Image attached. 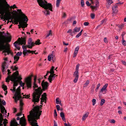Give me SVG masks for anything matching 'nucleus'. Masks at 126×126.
<instances>
[{"mask_svg": "<svg viewBox=\"0 0 126 126\" xmlns=\"http://www.w3.org/2000/svg\"><path fill=\"white\" fill-rule=\"evenodd\" d=\"M40 6L44 8L45 10L43 11L44 14L47 16L49 15L50 12L48 10L52 11V5L51 3H48L46 0H37Z\"/></svg>", "mask_w": 126, "mask_h": 126, "instance_id": "423d86ee", "label": "nucleus"}, {"mask_svg": "<svg viewBox=\"0 0 126 126\" xmlns=\"http://www.w3.org/2000/svg\"><path fill=\"white\" fill-rule=\"evenodd\" d=\"M108 85V84H106L100 89V92L102 93L103 94H106L107 90V88Z\"/></svg>", "mask_w": 126, "mask_h": 126, "instance_id": "2eb2a0df", "label": "nucleus"}, {"mask_svg": "<svg viewBox=\"0 0 126 126\" xmlns=\"http://www.w3.org/2000/svg\"><path fill=\"white\" fill-rule=\"evenodd\" d=\"M41 85L43 89L44 90L47 89L48 86V83L47 82H44L43 81L41 83Z\"/></svg>", "mask_w": 126, "mask_h": 126, "instance_id": "dca6fc26", "label": "nucleus"}, {"mask_svg": "<svg viewBox=\"0 0 126 126\" xmlns=\"http://www.w3.org/2000/svg\"><path fill=\"white\" fill-rule=\"evenodd\" d=\"M86 4L87 6H89L91 4L89 3V2L88 1H86Z\"/></svg>", "mask_w": 126, "mask_h": 126, "instance_id": "69168bd1", "label": "nucleus"}, {"mask_svg": "<svg viewBox=\"0 0 126 126\" xmlns=\"http://www.w3.org/2000/svg\"><path fill=\"white\" fill-rule=\"evenodd\" d=\"M0 109L1 112V113H3L4 112L5 113V114H4V115H6V113H7V112L6 110L5 109L4 107L2 105H0Z\"/></svg>", "mask_w": 126, "mask_h": 126, "instance_id": "412c9836", "label": "nucleus"}, {"mask_svg": "<svg viewBox=\"0 0 126 126\" xmlns=\"http://www.w3.org/2000/svg\"><path fill=\"white\" fill-rule=\"evenodd\" d=\"M99 2L98 0H96V2L95 3V5L96 6H99Z\"/></svg>", "mask_w": 126, "mask_h": 126, "instance_id": "0e129e2a", "label": "nucleus"}, {"mask_svg": "<svg viewBox=\"0 0 126 126\" xmlns=\"http://www.w3.org/2000/svg\"><path fill=\"white\" fill-rule=\"evenodd\" d=\"M74 75L75 77L74 82V83H76L77 82L79 78L78 72L75 71L74 73Z\"/></svg>", "mask_w": 126, "mask_h": 126, "instance_id": "a211bd4d", "label": "nucleus"}, {"mask_svg": "<svg viewBox=\"0 0 126 126\" xmlns=\"http://www.w3.org/2000/svg\"><path fill=\"white\" fill-rule=\"evenodd\" d=\"M80 64H79L78 63L76 67V71H78V69L79 68V66Z\"/></svg>", "mask_w": 126, "mask_h": 126, "instance_id": "a19ab883", "label": "nucleus"}, {"mask_svg": "<svg viewBox=\"0 0 126 126\" xmlns=\"http://www.w3.org/2000/svg\"><path fill=\"white\" fill-rule=\"evenodd\" d=\"M25 44V40L24 38H21V39L20 38H19L18 40L15 42L14 43V44L15 47H16L17 49L19 50L20 49V47H19L18 46V45Z\"/></svg>", "mask_w": 126, "mask_h": 126, "instance_id": "9b49d317", "label": "nucleus"}, {"mask_svg": "<svg viewBox=\"0 0 126 126\" xmlns=\"http://www.w3.org/2000/svg\"><path fill=\"white\" fill-rule=\"evenodd\" d=\"M122 44L124 46H125L126 45V41L124 39V38H122Z\"/></svg>", "mask_w": 126, "mask_h": 126, "instance_id": "c9c22d12", "label": "nucleus"}, {"mask_svg": "<svg viewBox=\"0 0 126 126\" xmlns=\"http://www.w3.org/2000/svg\"><path fill=\"white\" fill-rule=\"evenodd\" d=\"M5 63H4L2 64V68H1L2 71L3 73V74L5 73Z\"/></svg>", "mask_w": 126, "mask_h": 126, "instance_id": "cd10ccee", "label": "nucleus"}, {"mask_svg": "<svg viewBox=\"0 0 126 126\" xmlns=\"http://www.w3.org/2000/svg\"><path fill=\"white\" fill-rule=\"evenodd\" d=\"M61 0H57L56 1V6L57 7H58L59 6Z\"/></svg>", "mask_w": 126, "mask_h": 126, "instance_id": "72a5a7b5", "label": "nucleus"}, {"mask_svg": "<svg viewBox=\"0 0 126 126\" xmlns=\"http://www.w3.org/2000/svg\"><path fill=\"white\" fill-rule=\"evenodd\" d=\"M98 7V6L95 5V6H91L90 7L92 9L94 10H96L97 8Z\"/></svg>", "mask_w": 126, "mask_h": 126, "instance_id": "2f4dec72", "label": "nucleus"}, {"mask_svg": "<svg viewBox=\"0 0 126 126\" xmlns=\"http://www.w3.org/2000/svg\"><path fill=\"white\" fill-rule=\"evenodd\" d=\"M107 2L108 3V5L109 6H108V7H109V6L113 2L112 1V0H107Z\"/></svg>", "mask_w": 126, "mask_h": 126, "instance_id": "58836bf2", "label": "nucleus"}, {"mask_svg": "<svg viewBox=\"0 0 126 126\" xmlns=\"http://www.w3.org/2000/svg\"><path fill=\"white\" fill-rule=\"evenodd\" d=\"M20 86L22 87H23L24 85V83H23L22 81H20Z\"/></svg>", "mask_w": 126, "mask_h": 126, "instance_id": "13d9d810", "label": "nucleus"}, {"mask_svg": "<svg viewBox=\"0 0 126 126\" xmlns=\"http://www.w3.org/2000/svg\"><path fill=\"white\" fill-rule=\"evenodd\" d=\"M79 49V46H77L75 48L74 54L73 55V57L74 58L76 57L78 51Z\"/></svg>", "mask_w": 126, "mask_h": 126, "instance_id": "aec40b11", "label": "nucleus"}, {"mask_svg": "<svg viewBox=\"0 0 126 126\" xmlns=\"http://www.w3.org/2000/svg\"><path fill=\"white\" fill-rule=\"evenodd\" d=\"M28 45L26 46L29 48H32V46L35 45V44L34 43L32 42V39L29 38L28 41Z\"/></svg>", "mask_w": 126, "mask_h": 126, "instance_id": "f3484780", "label": "nucleus"}, {"mask_svg": "<svg viewBox=\"0 0 126 126\" xmlns=\"http://www.w3.org/2000/svg\"><path fill=\"white\" fill-rule=\"evenodd\" d=\"M96 100L95 99H93L92 100L93 105H94L96 103Z\"/></svg>", "mask_w": 126, "mask_h": 126, "instance_id": "3c124183", "label": "nucleus"}, {"mask_svg": "<svg viewBox=\"0 0 126 126\" xmlns=\"http://www.w3.org/2000/svg\"><path fill=\"white\" fill-rule=\"evenodd\" d=\"M90 81L89 80H87L86 81L85 83L84 84L83 87H86L89 84Z\"/></svg>", "mask_w": 126, "mask_h": 126, "instance_id": "473e14b6", "label": "nucleus"}, {"mask_svg": "<svg viewBox=\"0 0 126 126\" xmlns=\"http://www.w3.org/2000/svg\"><path fill=\"white\" fill-rule=\"evenodd\" d=\"M12 68L14 70H16L18 69V67L15 66L14 67H12Z\"/></svg>", "mask_w": 126, "mask_h": 126, "instance_id": "5fc2aeb1", "label": "nucleus"}, {"mask_svg": "<svg viewBox=\"0 0 126 126\" xmlns=\"http://www.w3.org/2000/svg\"><path fill=\"white\" fill-rule=\"evenodd\" d=\"M48 79L50 82H51L54 79V77H53V75L52 74L50 75L49 76Z\"/></svg>", "mask_w": 126, "mask_h": 126, "instance_id": "b1692460", "label": "nucleus"}, {"mask_svg": "<svg viewBox=\"0 0 126 126\" xmlns=\"http://www.w3.org/2000/svg\"><path fill=\"white\" fill-rule=\"evenodd\" d=\"M57 112L56 110H54V117H57Z\"/></svg>", "mask_w": 126, "mask_h": 126, "instance_id": "052dcab7", "label": "nucleus"}, {"mask_svg": "<svg viewBox=\"0 0 126 126\" xmlns=\"http://www.w3.org/2000/svg\"><path fill=\"white\" fill-rule=\"evenodd\" d=\"M54 66H52L50 70V71H47V73L46 74V75L44 76V77H45H45L47 76L48 74L49 73H50V75L53 74H54Z\"/></svg>", "mask_w": 126, "mask_h": 126, "instance_id": "6ab92c4d", "label": "nucleus"}, {"mask_svg": "<svg viewBox=\"0 0 126 126\" xmlns=\"http://www.w3.org/2000/svg\"><path fill=\"white\" fill-rule=\"evenodd\" d=\"M107 21V20L106 19H104L103 20L101 21V23L100 25H102L103 23H105Z\"/></svg>", "mask_w": 126, "mask_h": 126, "instance_id": "ea45409f", "label": "nucleus"}, {"mask_svg": "<svg viewBox=\"0 0 126 126\" xmlns=\"http://www.w3.org/2000/svg\"><path fill=\"white\" fill-rule=\"evenodd\" d=\"M80 28L75 27L74 29L73 33L79 32L80 30Z\"/></svg>", "mask_w": 126, "mask_h": 126, "instance_id": "c85d7f7f", "label": "nucleus"}, {"mask_svg": "<svg viewBox=\"0 0 126 126\" xmlns=\"http://www.w3.org/2000/svg\"><path fill=\"white\" fill-rule=\"evenodd\" d=\"M60 116L61 117L62 119L65 122L66 120L65 118V116L64 113L63 112H61L60 113Z\"/></svg>", "mask_w": 126, "mask_h": 126, "instance_id": "5701e85b", "label": "nucleus"}, {"mask_svg": "<svg viewBox=\"0 0 126 126\" xmlns=\"http://www.w3.org/2000/svg\"><path fill=\"white\" fill-rule=\"evenodd\" d=\"M27 49H25L23 50V53L24 55V56H25L26 54H27Z\"/></svg>", "mask_w": 126, "mask_h": 126, "instance_id": "603ef678", "label": "nucleus"}, {"mask_svg": "<svg viewBox=\"0 0 126 126\" xmlns=\"http://www.w3.org/2000/svg\"><path fill=\"white\" fill-rule=\"evenodd\" d=\"M10 6L7 3L6 0H0V15L1 19L3 21L7 20L6 17L4 15V13H9L8 15L10 17H11L10 13L9 10Z\"/></svg>", "mask_w": 126, "mask_h": 126, "instance_id": "7ed1b4c3", "label": "nucleus"}, {"mask_svg": "<svg viewBox=\"0 0 126 126\" xmlns=\"http://www.w3.org/2000/svg\"><path fill=\"white\" fill-rule=\"evenodd\" d=\"M20 91V87H19L16 89L15 94L14 96L13 97V98L14 99L16 103L17 102L18 100H19L20 105L21 107H22L23 105V103L22 102V100L23 98H22L21 96Z\"/></svg>", "mask_w": 126, "mask_h": 126, "instance_id": "1a4fd4ad", "label": "nucleus"}, {"mask_svg": "<svg viewBox=\"0 0 126 126\" xmlns=\"http://www.w3.org/2000/svg\"><path fill=\"white\" fill-rule=\"evenodd\" d=\"M105 102V100L104 99H101L100 105L102 106Z\"/></svg>", "mask_w": 126, "mask_h": 126, "instance_id": "e433bc0d", "label": "nucleus"}, {"mask_svg": "<svg viewBox=\"0 0 126 126\" xmlns=\"http://www.w3.org/2000/svg\"><path fill=\"white\" fill-rule=\"evenodd\" d=\"M82 7H84V3L83 0H81L80 1Z\"/></svg>", "mask_w": 126, "mask_h": 126, "instance_id": "de8ad7c7", "label": "nucleus"}, {"mask_svg": "<svg viewBox=\"0 0 126 126\" xmlns=\"http://www.w3.org/2000/svg\"><path fill=\"white\" fill-rule=\"evenodd\" d=\"M19 73L17 71L15 72L11 76H8L6 79V81L9 82L10 80L13 82V89H11L13 93H14L16 91L15 86H17L19 81L21 80L22 78L21 76H18Z\"/></svg>", "mask_w": 126, "mask_h": 126, "instance_id": "39448f33", "label": "nucleus"}, {"mask_svg": "<svg viewBox=\"0 0 126 126\" xmlns=\"http://www.w3.org/2000/svg\"><path fill=\"white\" fill-rule=\"evenodd\" d=\"M17 10L21 15V16H16L17 14V12L16 11H13L12 13L15 15L14 17V20L13 21L12 20L11 21L12 23H15L16 24H17L19 22V28H20L22 27L23 29L24 28L27 27L28 25L27 24L28 20V18L23 13L21 9H17Z\"/></svg>", "mask_w": 126, "mask_h": 126, "instance_id": "f257e3e1", "label": "nucleus"}, {"mask_svg": "<svg viewBox=\"0 0 126 126\" xmlns=\"http://www.w3.org/2000/svg\"><path fill=\"white\" fill-rule=\"evenodd\" d=\"M117 5H114L112 7L113 11L114 13H116L117 12Z\"/></svg>", "mask_w": 126, "mask_h": 126, "instance_id": "bb28decb", "label": "nucleus"}, {"mask_svg": "<svg viewBox=\"0 0 126 126\" xmlns=\"http://www.w3.org/2000/svg\"><path fill=\"white\" fill-rule=\"evenodd\" d=\"M4 36H2L0 37V51L3 50V52L5 53L4 54L6 55L5 53L7 54L11 53V51L9 47L4 45L3 44L4 42V40L2 38H4Z\"/></svg>", "mask_w": 126, "mask_h": 126, "instance_id": "6e6552de", "label": "nucleus"}, {"mask_svg": "<svg viewBox=\"0 0 126 126\" xmlns=\"http://www.w3.org/2000/svg\"><path fill=\"white\" fill-rule=\"evenodd\" d=\"M124 26V24H122L120 25H119L118 27L120 29H123Z\"/></svg>", "mask_w": 126, "mask_h": 126, "instance_id": "37998d69", "label": "nucleus"}, {"mask_svg": "<svg viewBox=\"0 0 126 126\" xmlns=\"http://www.w3.org/2000/svg\"><path fill=\"white\" fill-rule=\"evenodd\" d=\"M19 59V57L17 56H15L14 57V59L15 61L14 62V63H16L17 61H18V60Z\"/></svg>", "mask_w": 126, "mask_h": 126, "instance_id": "c756f323", "label": "nucleus"}, {"mask_svg": "<svg viewBox=\"0 0 126 126\" xmlns=\"http://www.w3.org/2000/svg\"><path fill=\"white\" fill-rule=\"evenodd\" d=\"M10 6L7 3L6 0H0V15L1 19L3 21L7 20L6 17L4 15V13H9L8 15L10 17H11L10 13L9 10Z\"/></svg>", "mask_w": 126, "mask_h": 126, "instance_id": "20e7f679", "label": "nucleus"}, {"mask_svg": "<svg viewBox=\"0 0 126 126\" xmlns=\"http://www.w3.org/2000/svg\"><path fill=\"white\" fill-rule=\"evenodd\" d=\"M59 98H57L56 99V103L57 104H60L61 103V102H59Z\"/></svg>", "mask_w": 126, "mask_h": 126, "instance_id": "a18cd8bd", "label": "nucleus"}, {"mask_svg": "<svg viewBox=\"0 0 126 126\" xmlns=\"http://www.w3.org/2000/svg\"><path fill=\"white\" fill-rule=\"evenodd\" d=\"M35 45H39L41 44V43L40 42V40L38 39L37 41H36L34 43Z\"/></svg>", "mask_w": 126, "mask_h": 126, "instance_id": "f704fd0d", "label": "nucleus"}, {"mask_svg": "<svg viewBox=\"0 0 126 126\" xmlns=\"http://www.w3.org/2000/svg\"><path fill=\"white\" fill-rule=\"evenodd\" d=\"M2 103V104L4 105H5L6 104V102H5V101H4V100H2V102H1Z\"/></svg>", "mask_w": 126, "mask_h": 126, "instance_id": "338daca9", "label": "nucleus"}, {"mask_svg": "<svg viewBox=\"0 0 126 126\" xmlns=\"http://www.w3.org/2000/svg\"><path fill=\"white\" fill-rule=\"evenodd\" d=\"M32 76V75L26 78L25 79V82L28 88L31 87V77Z\"/></svg>", "mask_w": 126, "mask_h": 126, "instance_id": "ddd939ff", "label": "nucleus"}, {"mask_svg": "<svg viewBox=\"0 0 126 126\" xmlns=\"http://www.w3.org/2000/svg\"><path fill=\"white\" fill-rule=\"evenodd\" d=\"M89 113L88 112H87L85 114H84L82 118V120L83 121H84L85 120V119L89 115Z\"/></svg>", "mask_w": 126, "mask_h": 126, "instance_id": "393cba45", "label": "nucleus"}, {"mask_svg": "<svg viewBox=\"0 0 126 126\" xmlns=\"http://www.w3.org/2000/svg\"><path fill=\"white\" fill-rule=\"evenodd\" d=\"M109 121L111 123H115V121L113 119L110 120Z\"/></svg>", "mask_w": 126, "mask_h": 126, "instance_id": "8fccbe9b", "label": "nucleus"}, {"mask_svg": "<svg viewBox=\"0 0 126 126\" xmlns=\"http://www.w3.org/2000/svg\"><path fill=\"white\" fill-rule=\"evenodd\" d=\"M4 40L7 42H10L11 40V38L10 36H8Z\"/></svg>", "mask_w": 126, "mask_h": 126, "instance_id": "7c9ffc66", "label": "nucleus"}, {"mask_svg": "<svg viewBox=\"0 0 126 126\" xmlns=\"http://www.w3.org/2000/svg\"><path fill=\"white\" fill-rule=\"evenodd\" d=\"M91 16L92 19H94L95 17V15L93 14H91Z\"/></svg>", "mask_w": 126, "mask_h": 126, "instance_id": "680f3d73", "label": "nucleus"}, {"mask_svg": "<svg viewBox=\"0 0 126 126\" xmlns=\"http://www.w3.org/2000/svg\"><path fill=\"white\" fill-rule=\"evenodd\" d=\"M42 111L40 110L38 106L35 107L30 112L28 116V121L32 126H38L36 120L40 118Z\"/></svg>", "mask_w": 126, "mask_h": 126, "instance_id": "f03ea898", "label": "nucleus"}, {"mask_svg": "<svg viewBox=\"0 0 126 126\" xmlns=\"http://www.w3.org/2000/svg\"><path fill=\"white\" fill-rule=\"evenodd\" d=\"M56 107L57 110L59 111L60 110V107L59 105H57L56 106Z\"/></svg>", "mask_w": 126, "mask_h": 126, "instance_id": "e2e57ef3", "label": "nucleus"}, {"mask_svg": "<svg viewBox=\"0 0 126 126\" xmlns=\"http://www.w3.org/2000/svg\"><path fill=\"white\" fill-rule=\"evenodd\" d=\"M121 62L124 65H126V62L125 61H121Z\"/></svg>", "mask_w": 126, "mask_h": 126, "instance_id": "774afa93", "label": "nucleus"}, {"mask_svg": "<svg viewBox=\"0 0 126 126\" xmlns=\"http://www.w3.org/2000/svg\"><path fill=\"white\" fill-rule=\"evenodd\" d=\"M22 53L21 52H18L16 54V56H17L19 57V56H20L22 54Z\"/></svg>", "mask_w": 126, "mask_h": 126, "instance_id": "09e8293b", "label": "nucleus"}, {"mask_svg": "<svg viewBox=\"0 0 126 126\" xmlns=\"http://www.w3.org/2000/svg\"><path fill=\"white\" fill-rule=\"evenodd\" d=\"M16 120H19V123L21 125V126H26V120L24 118V116L21 117L20 119L19 117H17ZM18 125H19L15 119H13V120L11 121V122L10 126H17Z\"/></svg>", "mask_w": 126, "mask_h": 126, "instance_id": "9d476101", "label": "nucleus"}, {"mask_svg": "<svg viewBox=\"0 0 126 126\" xmlns=\"http://www.w3.org/2000/svg\"><path fill=\"white\" fill-rule=\"evenodd\" d=\"M2 88L3 89L4 91H5L7 90V87L6 86L3 84L2 85Z\"/></svg>", "mask_w": 126, "mask_h": 126, "instance_id": "79ce46f5", "label": "nucleus"}, {"mask_svg": "<svg viewBox=\"0 0 126 126\" xmlns=\"http://www.w3.org/2000/svg\"><path fill=\"white\" fill-rule=\"evenodd\" d=\"M54 57L52 54L49 55L48 56V60L49 61H50L51 60H52Z\"/></svg>", "mask_w": 126, "mask_h": 126, "instance_id": "a878e982", "label": "nucleus"}, {"mask_svg": "<svg viewBox=\"0 0 126 126\" xmlns=\"http://www.w3.org/2000/svg\"><path fill=\"white\" fill-rule=\"evenodd\" d=\"M52 34V33L51 32V30H50L49 32L47 33V35L46 36V37H49L50 35H51Z\"/></svg>", "mask_w": 126, "mask_h": 126, "instance_id": "4c0bfd02", "label": "nucleus"}, {"mask_svg": "<svg viewBox=\"0 0 126 126\" xmlns=\"http://www.w3.org/2000/svg\"><path fill=\"white\" fill-rule=\"evenodd\" d=\"M37 77L36 76H35L34 77V82L33 83V87L34 88H36L38 87V86L36 84V79Z\"/></svg>", "mask_w": 126, "mask_h": 126, "instance_id": "4be33fe9", "label": "nucleus"}, {"mask_svg": "<svg viewBox=\"0 0 126 126\" xmlns=\"http://www.w3.org/2000/svg\"><path fill=\"white\" fill-rule=\"evenodd\" d=\"M35 92L33 95L32 101L34 104L38 102L39 100L40 96L42 92V90L40 87H38L35 90Z\"/></svg>", "mask_w": 126, "mask_h": 126, "instance_id": "0eeeda50", "label": "nucleus"}, {"mask_svg": "<svg viewBox=\"0 0 126 126\" xmlns=\"http://www.w3.org/2000/svg\"><path fill=\"white\" fill-rule=\"evenodd\" d=\"M81 35V33L79 32L78 34H77L76 36V37L77 38H78Z\"/></svg>", "mask_w": 126, "mask_h": 126, "instance_id": "4d7b16f0", "label": "nucleus"}, {"mask_svg": "<svg viewBox=\"0 0 126 126\" xmlns=\"http://www.w3.org/2000/svg\"><path fill=\"white\" fill-rule=\"evenodd\" d=\"M27 53H32V54L34 53V51H30L29 50H27Z\"/></svg>", "mask_w": 126, "mask_h": 126, "instance_id": "6e6d98bb", "label": "nucleus"}, {"mask_svg": "<svg viewBox=\"0 0 126 126\" xmlns=\"http://www.w3.org/2000/svg\"><path fill=\"white\" fill-rule=\"evenodd\" d=\"M89 24V23L88 22H85L84 23V25L85 26H87Z\"/></svg>", "mask_w": 126, "mask_h": 126, "instance_id": "bf43d9fd", "label": "nucleus"}, {"mask_svg": "<svg viewBox=\"0 0 126 126\" xmlns=\"http://www.w3.org/2000/svg\"><path fill=\"white\" fill-rule=\"evenodd\" d=\"M9 7L11 9H14L15 8H17V7L16 6V5L15 4H14L13 5V6H11L10 7V6Z\"/></svg>", "mask_w": 126, "mask_h": 126, "instance_id": "c03bdc74", "label": "nucleus"}, {"mask_svg": "<svg viewBox=\"0 0 126 126\" xmlns=\"http://www.w3.org/2000/svg\"><path fill=\"white\" fill-rule=\"evenodd\" d=\"M100 84L99 83H98L97 85V88L95 90L97 92L98 90L99 89V87H100Z\"/></svg>", "mask_w": 126, "mask_h": 126, "instance_id": "864d4df0", "label": "nucleus"}, {"mask_svg": "<svg viewBox=\"0 0 126 126\" xmlns=\"http://www.w3.org/2000/svg\"><path fill=\"white\" fill-rule=\"evenodd\" d=\"M47 95L46 93H44L41 95V98H40L41 103V104H43V102H45V103L46 102L47 99Z\"/></svg>", "mask_w": 126, "mask_h": 126, "instance_id": "4468645a", "label": "nucleus"}, {"mask_svg": "<svg viewBox=\"0 0 126 126\" xmlns=\"http://www.w3.org/2000/svg\"><path fill=\"white\" fill-rule=\"evenodd\" d=\"M67 32L70 34V35H72V30L71 29H70L67 31Z\"/></svg>", "mask_w": 126, "mask_h": 126, "instance_id": "49530a36", "label": "nucleus"}, {"mask_svg": "<svg viewBox=\"0 0 126 126\" xmlns=\"http://www.w3.org/2000/svg\"><path fill=\"white\" fill-rule=\"evenodd\" d=\"M8 123L6 119L3 120L2 114L0 113V126H6V124Z\"/></svg>", "mask_w": 126, "mask_h": 126, "instance_id": "f8f14e48", "label": "nucleus"}]
</instances>
